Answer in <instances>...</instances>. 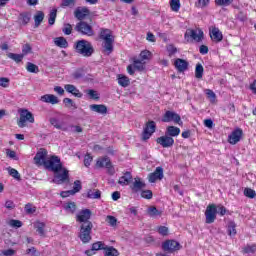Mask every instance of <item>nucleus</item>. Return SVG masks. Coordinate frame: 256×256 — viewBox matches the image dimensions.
I'll return each instance as SVG.
<instances>
[{
  "label": "nucleus",
  "instance_id": "nucleus-1",
  "mask_svg": "<svg viewBox=\"0 0 256 256\" xmlns=\"http://www.w3.org/2000/svg\"><path fill=\"white\" fill-rule=\"evenodd\" d=\"M99 37L104 41V52L107 53V55H111V53H113V43H115V36L111 34L110 29L101 28Z\"/></svg>",
  "mask_w": 256,
  "mask_h": 256
},
{
  "label": "nucleus",
  "instance_id": "nucleus-2",
  "mask_svg": "<svg viewBox=\"0 0 256 256\" xmlns=\"http://www.w3.org/2000/svg\"><path fill=\"white\" fill-rule=\"evenodd\" d=\"M74 49L76 53L82 55V57H91L93 53H95V49L93 48V44L87 40H78L75 43Z\"/></svg>",
  "mask_w": 256,
  "mask_h": 256
},
{
  "label": "nucleus",
  "instance_id": "nucleus-3",
  "mask_svg": "<svg viewBox=\"0 0 256 256\" xmlns=\"http://www.w3.org/2000/svg\"><path fill=\"white\" fill-rule=\"evenodd\" d=\"M91 231H93V223L86 222L80 226L79 239L82 243H89L91 241Z\"/></svg>",
  "mask_w": 256,
  "mask_h": 256
},
{
  "label": "nucleus",
  "instance_id": "nucleus-4",
  "mask_svg": "<svg viewBox=\"0 0 256 256\" xmlns=\"http://www.w3.org/2000/svg\"><path fill=\"white\" fill-rule=\"evenodd\" d=\"M74 31H76L80 35H85L86 37H93V35H95L93 26L85 21L78 22L74 27Z\"/></svg>",
  "mask_w": 256,
  "mask_h": 256
},
{
  "label": "nucleus",
  "instance_id": "nucleus-5",
  "mask_svg": "<svg viewBox=\"0 0 256 256\" xmlns=\"http://www.w3.org/2000/svg\"><path fill=\"white\" fill-rule=\"evenodd\" d=\"M20 118L17 122L18 127L20 129H23V127L27 126V123H35V117L33 116V113H31L27 109H21L19 110Z\"/></svg>",
  "mask_w": 256,
  "mask_h": 256
},
{
  "label": "nucleus",
  "instance_id": "nucleus-6",
  "mask_svg": "<svg viewBox=\"0 0 256 256\" xmlns=\"http://www.w3.org/2000/svg\"><path fill=\"white\" fill-rule=\"evenodd\" d=\"M44 167L53 173H59L63 169V164L61 163V158L59 156H52L46 160Z\"/></svg>",
  "mask_w": 256,
  "mask_h": 256
},
{
  "label": "nucleus",
  "instance_id": "nucleus-7",
  "mask_svg": "<svg viewBox=\"0 0 256 256\" xmlns=\"http://www.w3.org/2000/svg\"><path fill=\"white\" fill-rule=\"evenodd\" d=\"M184 37L187 41H189V39H193V41H196L197 43H201V41H203V30L187 29Z\"/></svg>",
  "mask_w": 256,
  "mask_h": 256
},
{
  "label": "nucleus",
  "instance_id": "nucleus-8",
  "mask_svg": "<svg viewBox=\"0 0 256 256\" xmlns=\"http://www.w3.org/2000/svg\"><path fill=\"white\" fill-rule=\"evenodd\" d=\"M59 172H55L54 179L52 180L53 183H56V185H63V183H69V170L67 168H62Z\"/></svg>",
  "mask_w": 256,
  "mask_h": 256
},
{
  "label": "nucleus",
  "instance_id": "nucleus-9",
  "mask_svg": "<svg viewBox=\"0 0 256 256\" xmlns=\"http://www.w3.org/2000/svg\"><path fill=\"white\" fill-rule=\"evenodd\" d=\"M206 223L211 225V223H215L217 219V206L215 204H210L207 206L205 211Z\"/></svg>",
  "mask_w": 256,
  "mask_h": 256
},
{
  "label": "nucleus",
  "instance_id": "nucleus-10",
  "mask_svg": "<svg viewBox=\"0 0 256 256\" xmlns=\"http://www.w3.org/2000/svg\"><path fill=\"white\" fill-rule=\"evenodd\" d=\"M162 249L166 253H175V251H180L181 244L177 242L176 240H166L162 244Z\"/></svg>",
  "mask_w": 256,
  "mask_h": 256
},
{
  "label": "nucleus",
  "instance_id": "nucleus-11",
  "mask_svg": "<svg viewBox=\"0 0 256 256\" xmlns=\"http://www.w3.org/2000/svg\"><path fill=\"white\" fill-rule=\"evenodd\" d=\"M162 121L164 123H171V121H173V123L183 125V121H181V116L174 111H166L162 118Z\"/></svg>",
  "mask_w": 256,
  "mask_h": 256
},
{
  "label": "nucleus",
  "instance_id": "nucleus-12",
  "mask_svg": "<svg viewBox=\"0 0 256 256\" xmlns=\"http://www.w3.org/2000/svg\"><path fill=\"white\" fill-rule=\"evenodd\" d=\"M156 128L157 126L155 124V121H148L144 126L142 132V141H147L148 139H151V135H153Z\"/></svg>",
  "mask_w": 256,
  "mask_h": 256
},
{
  "label": "nucleus",
  "instance_id": "nucleus-13",
  "mask_svg": "<svg viewBox=\"0 0 256 256\" xmlns=\"http://www.w3.org/2000/svg\"><path fill=\"white\" fill-rule=\"evenodd\" d=\"M47 151L45 148H41L34 157V163L35 165H38V167H41V165L45 166V163H47Z\"/></svg>",
  "mask_w": 256,
  "mask_h": 256
},
{
  "label": "nucleus",
  "instance_id": "nucleus-14",
  "mask_svg": "<svg viewBox=\"0 0 256 256\" xmlns=\"http://www.w3.org/2000/svg\"><path fill=\"white\" fill-rule=\"evenodd\" d=\"M91 15V10L87 7H77L74 11V17L78 19V21H83L85 17H89Z\"/></svg>",
  "mask_w": 256,
  "mask_h": 256
},
{
  "label": "nucleus",
  "instance_id": "nucleus-15",
  "mask_svg": "<svg viewBox=\"0 0 256 256\" xmlns=\"http://www.w3.org/2000/svg\"><path fill=\"white\" fill-rule=\"evenodd\" d=\"M241 137H243V130L241 128H237L231 133V135H229L228 141L231 145H237V143L241 141Z\"/></svg>",
  "mask_w": 256,
  "mask_h": 256
},
{
  "label": "nucleus",
  "instance_id": "nucleus-16",
  "mask_svg": "<svg viewBox=\"0 0 256 256\" xmlns=\"http://www.w3.org/2000/svg\"><path fill=\"white\" fill-rule=\"evenodd\" d=\"M174 67L178 73H185L189 69V62L185 59L177 58L174 61Z\"/></svg>",
  "mask_w": 256,
  "mask_h": 256
},
{
  "label": "nucleus",
  "instance_id": "nucleus-17",
  "mask_svg": "<svg viewBox=\"0 0 256 256\" xmlns=\"http://www.w3.org/2000/svg\"><path fill=\"white\" fill-rule=\"evenodd\" d=\"M90 219H91V210L84 209L79 212L76 220L79 221V223H91V221H89Z\"/></svg>",
  "mask_w": 256,
  "mask_h": 256
},
{
  "label": "nucleus",
  "instance_id": "nucleus-18",
  "mask_svg": "<svg viewBox=\"0 0 256 256\" xmlns=\"http://www.w3.org/2000/svg\"><path fill=\"white\" fill-rule=\"evenodd\" d=\"M42 103H50L51 105H57L59 103V98L53 94H45L40 97Z\"/></svg>",
  "mask_w": 256,
  "mask_h": 256
},
{
  "label": "nucleus",
  "instance_id": "nucleus-19",
  "mask_svg": "<svg viewBox=\"0 0 256 256\" xmlns=\"http://www.w3.org/2000/svg\"><path fill=\"white\" fill-rule=\"evenodd\" d=\"M90 110L94 113H99L100 115H107V106L103 104H91Z\"/></svg>",
  "mask_w": 256,
  "mask_h": 256
},
{
  "label": "nucleus",
  "instance_id": "nucleus-20",
  "mask_svg": "<svg viewBox=\"0 0 256 256\" xmlns=\"http://www.w3.org/2000/svg\"><path fill=\"white\" fill-rule=\"evenodd\" d=\"M210 37L212 41H215L216 43H220V41H223V33H221V30H219V28H213L210 32Z\"/></svg>",
  "mask_w": 256,
  "mask_h": 256
},
{
  "label": "nucleus",
  "instance_id": "nucleus-21",
  "mask_svg": "<svg viewBox=\"0 0 256 256\" xmlns=\"http://www.w3.org/2000/svg\"><path fill=\"white\" fill-rule=\"evenodd\" d=\"M133 181V176L131 175V172H125L122 177L119 178L118 184L122 186L129 185Z\"/></svg>",
  "mask_w": 256,
  "mask_h": 256
},
{
  "label": "nucleus",
  "instance_id": "nucleus-22",
  "mask_svg": "<svg viewBox=\"0 0 256 256\" xmlns=\"http://www.w3.org/2000/svg\"><path fill=\"white\" fill-rule=\"evenodd\" d=\"M49 123L55 127V129H59L60 131H67V127L63 125V122L59 121V119L52 117L49 119Z\"/></svg>",
  "mask_w": 256,
  "mask_h": 256
},
{
  "label": "nucleus",
  "instance_id": "nucleus-23",
  "mask_svg": "<svg viewBox=\"0 0 256 256\" xmlns=\"http://www.w3.org/2000/svg\"><path fill=\"white\" fill-rule=\"evenodd\" d=\"M174 143H175V140L173 139V137L167 134L161 137L162 147H165V148L173 147Z\"/></svg>",
  "mask_w": 256,
  "mask_h": 256
},
{
  "label": "nucleus",
  "instance_id": "nucleus-24",
  "mask_svg": "<svg viewBox=\"0 0 256 256\" xmlns=\"http://www.w3.org/2000/svg\"><path fill=\"white\" fill-rule=\"evenodd\" d=\"M145 187V182L141 181V179L139 178H135V181L133 182L131 189L132 191H135V193H137L138 191H141V189H145Z\"/></svg>",
  "mask_w": 256,
  "mask_h": 256
},
{
  "label": "nucleus",
  "instance_id": "nucleus-25",
  "mask_svg": "<svg viewBox=\"0 0 256 256\" xmlns=\"http://www.w3.org/2000/svg\"><path fill=\"white\" fill-rule=\"evenodd\" d=\"M157 179H161V166H158L155 172L150 173L148 176V180L150 183H155Z\"/></svg>",
  "mask_w": 256,
  "mask_h": 256
},
{
  "label": "nucleus",
  "instance_id": "nucleus-26",
  "mask_svg": "<svg viewBox=\"0 0 256 256\" xmlns=\"http://www.w3.org/2000/svg\"><path fill=\"white\" fill-rule=\"evenodd\" d=\"M181 133V129L175 126H168L166 129V135L168 137H177Z\"/></svg>",
  "mask_w": 256,
  "mask_h": 256
},
{
  "label": "nucleus",
  "instance_id": "nucleus-27",
  "mask_svg": "<svg viewBox=\"0 0 256 256\" xmlns=\"http://www.w3.org/2000/svg\"><path fill=\"white\" fill-rule=\"evenodd\" d=\"M54 43L57 47H60V49H67V47H69V43L64 37L55 38Z\"/></svg>",
  "mask_w": 256,
  "mask_h": 256
},
{
  "label": "nucleus",
  "instance_id": "nucleus-28",
  "mask_svg": "<svg viewBox=\"0 0 256 256\" xmlns=\"http://www.w3.org/2000/svg\"><path fill=\"white\" fill-rule=\"evenodd\" d=\"M34 229H36L38 235L43 237L45 235V222L36 221L34 223Z\"/></svg>",
  "mask_w": 256,
  "mask_h": 256
},
{
  "label": "nucleus",
  "instance_id": "nucleus-29",
  "mask_svg": "<svg viewBox=\"0 0 256 256\" xmlns=\"http://www.w3.org/2000/svg\"><path fill=\"white\" fill-rule=\"evenodd\" d=\"M131 83V80H129V77L125 76V75H118V85H120L121 87H129Z\"/></svg>",
  "mask_w": 256,
  "mask_h": 256
},
{
  "label": "nucleus",
  "instance_id": "nucleus-30",
  "mask_svg": "<svg viewBox=\"0 0 256 256\" xmlns=\"http://www.w3.org/2000/svg\"><path fill=\"white\" fill-rule=\"evenodd\" d=\"M87 198L88 199H101V191L99 189L88 190Z\"/></svg>",
  "mask_w": 256,
  "mask_h": 256
},
{
  "label": "nucleus",
  "instance_id": "nucleus-31",
  "mask_svg": "<svg viewBox=\"0 0 256 256\" xmlns=\"http://www.w3.org/2000/svg\"><path fill=\"white\" fill-rule=\"evenodd\" d=\"M228 235L230 237H235V235H237V224L233 221L228 222Z\"/></svg>",
  "mask_w": 256,
  "mask_h": 256
},
{
  "label": "nucleus",
  "instance_id": "nucleus-32",
  "mask_svg": "<svg viewBox=\"0 0 256 256\" xmlns=\"http://www.w3.org/2000/svg\"><path fill=\"white\" fill-rule=\"evenodd\" d=\"M43 19H45V13H43V11H38L34 16L35 27H39V25L43 23Z\"/></svg>",
  "mask_w": 256,
  "mask_h": 256
},
{
  "label": "nucleus",
  "instance_id": "nucleus-33",
  "mask_svg": "<svg viewBox=\"0 0 256 256\" xmlns=\"http://www.w3.org/2000/svg\"><path fill=\"white\" fill-rule=\"evenodd\" d=\"M18 19L22 25H27V23L31 21V15L27 12H24L19 15Z\"/></svg>",
  "mask_w": 256,
  "mask_h": 256
},
{
  "label": "nucleus",
  "instance_id": "nucleus-34",
  "mask_svg": "<svg viewBox=\"0 0 256 256\" xmlns=\"http://www.w3.org/2000/svg\"><path fill=\"white\" fill-rule=\"evenodd\" d=\"M170 8L174 13H179V9H181V1L170 0Z\"/></svg>",
  "mask_w": 256,
  "mask_h": 256
},
{
  "label": "nucleus",
  "instance_id": "nucleus-35",
  "mask_svg": "<svg viewBox=\"0 0 256 256\" xmlns=\"http://www.w3.org/2000/svg\"><path fill=\"white\" fill-rule=\"evenodd\" d=\"M204 71L205 69L203 68V65H201V63L196 64V68H195L196 79H203Z\"/></svg>",
  "mask_w": 256,
  "mask_h": 256
},
{
  "label": "nucleus",
  "instance_id": "nucleus-36",
  "mask_svg": "<svg viewBox=\"0 0 256 256\" xmlns=\"http://www.w3.org/2000/svg\"><path fill=\"white\" fill-rule=\"evenodd\" d=\"M7 57L9 59H12V61H15V63H21L23 61V54H15V53H8Z\"/></svg>",
  "mask_w": 256,
  "mask_h": 256
},
{
  "label": "nucleus",
  "instance_id": "nucleus-37",
  "mask_svg": "<svg viewBox=\"0 0 256 256\" xmlns=\"http://www.w3.org/2000/svg\"><path fill=\"white\" fill-rule=\"evenodd\" d=\"M104 251V256H119V251L115 249L113 246L105 247Z\"/></svg>",
  "mask_w": 256,
  "mask_h": 256
},
{
  "label": "nucleus",
  "instance_id": "nucleus-38",
  "mask_svg": "<svg viewBox=\"0 0 256 256\" xmlns=\"http://www.w3.org/2000/svg\"><path fill=\"white\" fill-rule=\"evenodd\" d=\"M56 19H57V9L54 8L49 13V18H48L49 25H55Z\"/></svg>",
  "mask_w": 256,
  "mask_h": 256
},
{
  "label": "nucleus",
  "instance_id": "nucleus-39",
  "mask_svg": "<svg viewBox=\"0 0 256 256\" xmlns=\"http://www.w3.org/2000/svg\"><path fill=\"white\" fill-rule=\"evenodd\" d=\"M64 209L68 213H74L77 211V205H75V202H68L64 205Z\"/></svg>",
  "mask_w": 256,
  "mask_h": 256
},
{
  "label": "nucleus",
  "instance_id": "nucleus-40",
  "mask_svg": "<svg viewBox=\"0 0 256 256\" xmlns=\"http://www.w3.org/2000/svg\"><path fill=\"white\" fill-rule=\"evenodd\" d=\"M8 173L11 177L17 179V181H21V175L19 174V171H17V169L8 167Z\"/></svg>",
  "mask_w": 256,
  "mask_h": 256
},
{
  "label": "nucleus",
  "instance_id": "nucleus-41",
  "mask_svg": "<svg viewBox=\"0 0 256 256\" xmlns=\"http://www.w3.org/2000/svg\"><path fill=\"white\" fill-rule=\"evenodd\" d=\"M26 69H27L28 73H39V66H37L31 62L27 63Z\"/></svg>",
  "mask_w": 256,
  "mask_h": 256
},
{
  "label": "nucleus",
  "instance_id": "nucleus-42",
  "mask_svg": "<svg viewBox=\"0 0 256 256\" xmlns=\"http://www.w3.org/2000/svg\"><path fill=\"white\" fill-rule=\"evenodd\" d=\"M166 51H167L169 57H173V55H175V53H177V47H175V45H173V44H167Z\"/></svg>",
  "mask_w": 256,
  "mask_h": 256
},
{
  "label": "nucleus",
  "instance_id": "nucleus-43",
  "mask_svg": "<svg viewBox=\"0 0 256 256\" xmlns=\"http://www.w3.org/2000/svg\"><path fill=\"white\" fill-rule=\"evenodd\" d=\"M106 223H108L110 227H117V218H115V216L108 215L106 217Z\"/></svg>",
  "mask_w": 256,
  "mask_h": 256
},
{
  "label": "nucleus",
  "instance_id": "nucleus-44",
  "mask_svg": "<svg viewBox=\"0 0 256 256\" xmlns=\"http://www.w3.org/2000/svg\"><path fill=\"white\" fill-rule=\"evenodd\" d=\"M147 213H148L149 217L155 218L159 215V210H157L156 207L151 206L147 209Z\"/></svg>",
  "mask_w": 256,
  "mask_h": 256
},
{
  "label": "nucleus",
  "instance_id": "nucleus-45",
  "mask_svg": "<svg viewBox=\"0 0 256 256\" xmlns=\"http://www.w3.org/2000/svg\"><path fill=\"white\" fill-rule=\"evenodd\" d=\"M233 3V0H215V4L219 7H229Z\"/></svg>",
  "mask_w": 256,
  "mask_h": 256
},
{
  "label": "nucleus",
  "instance_id": "nucleus-46",
  "mask_svg": "<svg viewBox=\"0 0 256 256\" xmlns=\"http://www.w3.org/2000/svg\"><path fill=\"white\" fill-rule=\"evenodd\" d=\"M81 189H83V186L81 185V180H76L74 181V186L72 189V192L74 193H79V191H81Z\"/></svg>",
  "mask_w": 256,
  "mask_h": 256
},
{
  "label": "nucleus",
  "instance_id": "nucleus-47",
  "mask_svg": "<svg viewBox=\"0 0 256 256\" xmlns=\"http://www.w3.org/2000/svg\"><path fill=\"white\" fill-rule=\"evenodd\" d=\"M107 161H111L109 157L101 158L96 162V166L99 168L107 167Z\"/></svg>",
  "mask_w": 256,
  "mask_h": 256
},
{
  "label": "nucleus",
  "instance_id": "nucleus-48",
  "mask_svg": "<svg viewBox=\"0 0 256 256\" xmlns=\"http://www.w3.org/2000/svg\"><path fill=\"white\" fill-rule=\"evenodd\" d=\"M101 249H105V244H103V242L98 241L92 244V251H101Z\"/></svg>",
  "mask_w": 256,
  "mask_h": 256
},
{
  "label": "nucleus",
  "instance_id": "nucleus-49",
  "mask_svg": "<svg viewBox=\"0 0 256 256\" xmlns=\"http://www.w3.org/2000/svg\"><path fill=\"white\" fill-rule=\"evenodd\" d=\"M244 195L245 197H249V199H255V190L251 189V188H246L244 189Z\"/></svg>",
  "mask_w": 256,
  "mask_h": 256
},
{
  "label": "nucleus",
  "instance_id": "nucleus-50",
  "mask_svg": "<svg viewBox=\"0 0 256 256\" xmlns=\"http://www.w3.org/2000/svg\"><path fill=\"white\" fill-rule=\"evenodd\" d=\"M11 83V80L7 77H1L0 78V87H3L4 89H7Z\"/></svg>",
  "mask_w": 256,
  "mask_h": 256
},
{
  "label": "nucleus",
  "instance_id": "nucleus-51",
  "mask_svg": "<svg viewBox=\"0 0 256 256\" xmlns=\"http://www.w3.org/2000/svg\"><path fill=\"white\" fill-rule=\"evenodd\" d=\"M62 32L64 35H71V33H73V26H71V24H64Z\"/></svg>",
  "mask_w": 256,
  "mask_h": 256
},
{
  "label": "nucleus",
  "instance_id": "nucleus-52",
  "mask_svg": "<svg viewBox=\"0 0 256 256\" xmlns=\"http://www.w3.org/2000/svg\"><path fill=\"white\" fill-rule=\"evenodd\" d=\"M84 75H85V70L83 68L77 69L73 73L74 79H81L82 77H84Z\"/></svg>",
  "mask_w": 256,
  "mask_h": 256
},
{
  "label": "nucleus",
  "instance_id": "nucleus-53",
  "mask_svg": "<svg viewBox=\"0 0 256 256\" xmlns=\"http://www.w3.org/2000/svg\"><path fill=\"white\" fill-rule=\"evenodd\" d=\"M9 225L10 227H16L17 229H19L20 227H23V222H21L20 220L12 219L9 221Z\"/></svg>",
  "mask_w": 256,
  "mask_h": 256
},
{
  "label": "nucleus",
  "instance_id": "nucleus-54",
  "mask_svg": "<svg viewBox=\"0 0 256 256\" xmlns=\"http://www.w3.org/2000/svg\"><path fill=\"white\" fill-rule=\"evenodd\" d=\"M76 0H62L61 7H75Z\"/></svg>",
  "mask_w": 256,
  "mask_h": 256
},
{
  "label": "nucleus",
  "instance_id": "nucleus-55",
  "mask_svg": "<svg viewBox=\"0 0 256 256\" xmlns=\"http://www.w3.org/2000/svg\"><path fill=\"white\" fill-rule=\"evenodd\" d=\"M141 197H143V199H153V192L151 190H143Z\"/></svg>",
  "mask_w": 256,
  "mask_h": 256
},
{
  "label": "nucleus",
  "instance_id": "nucleus-56",
  "mask_svg": "<svg viewBox=\"0 0 256 256\" xmlns=\"http://www.w3.org/2000/svg\"><path fill=\"white\" fill-rule=\"evenodd\" d=\"M106 169L108 171V175H115V168H113V165L111 164V160H106Z\"/></svg>",
  "mask_w": 256,
  "mask_h": 256
},
{
  "label": "nucleus",
  "instance_id": "nucleus-57",
  "mask_svg": "<svg viewBox=\"0 0 256 256\" xmlns=\"http://www.w3.org/2000/svg\"><path fill=\"white\" fill-rule=\"evenodd\" d=\"M205 93H206L208 99H210L212 102L215 101V99H217V96L215 95V92H213V90L206 89Z\"/></svg>",
  "mask_w": 256,
  "mask_h": 256
},
{
  "label": "nucleus",
  "instance_id": "nucleus-58",
  "mask_svg": "<svg viewBox=\"0 0 256 256\" xmlns=\"http://www.w3.org/2000/svg\"><path fill=\"white\" fill-rule=\"evenodd\" d=\"M134 69H137V71H143V69H145V66L140 60H134Z\"/></svg>",
  "mask_w": 256,
  "mask_h": 256
},
{
  "label": "nucleus",
  "instance_id": "nucleus-59",
  "mask_svg": "<svg viewBox=\"0 0 256 256\" xmlns=\"http://www.w3.org/2000/svg\"><path fill=\"white\" fill-rule=\"evenodd\" d=\"M255 251H256V244L247 245L244 248V253H255Z\"/></svg>",
  "mask_w": 256,
  "mask_h": 256
},
{
  "label": "nucleus",
  "instance_id": "nucleus-60",
  "mask_svg": "<svg viewBox=\"0 0 256 256\" xmlns=\"http://www.w3.org/2000/svg\"><path fill=\"white\" fill-rule=\"evenodd\" d=\"M87 95H89L90 99H99V94L95 90H87Z\"/></svg>",
  "mask_w": 256,
  "mask_h": 256
},
{
  "label": "nucleus",
  "instance_id": "nucleus-61",
  "mask_svg": "<svg viewBox=\"0 0 256 256\" xmlns=\"http://www.w3.org/2000/svg\"><path fill=\"white\" fill-rule=\"evenodd\" d=\"M31 51H32V48H31V45H29V44H25L22 48V53L24 56L29 55V53H31Z\"/></svg>",
  "mask_w": 256,
  "mask_h": 256
},
{
  "label": "nucleus",
  "instance_id": "nucleus-62",
  "mask_svg": "<svg viewBox=\"0 0 256 256\" xmlns=\"http://www.w3.org/2000/svg\"><path fill=\"white\" fill-rule=\"evenodd\" d=\"M25 211H26V213H28V214H33V213H35L36 209H35V207H33V205H31V204H26V205H25Z\"/></svg>",
  "mask_w": 256,
  "mask_h": 256
},
{
  "label": "nucleus",
  "instance_id": "nucleus-63",
  "mask_svg": "<svg viewBox=\"0 0 256 256\" xmlns=\"http://www.w3.org/2000/svg\"><path fill=\"white\" fill-rule=\"evenodd\" d=\"M91 161H93V157H91V155L87 154L84 157V165H85V167H89L91 165Z\"/></svg>",
  "mask_w": 256,
  "mask_h": 256
},
{
  "label": "nucleus",
  "instance_id": "nucleus-64",
  "mask_svg": "<svg viewBox=\"0 0 256 256\" xmlns=\"http://www.w3.org/2000/svg\"><path fill=\"white\" fill-rule=\"evenodd\" d=\"M2 254H3L4 256H13V255H15V250H13V249H7V250H4V251L2 252Z\"/></svg>",
  "mask_w": 256,
  "mask_h": 256
}]
</instances>
